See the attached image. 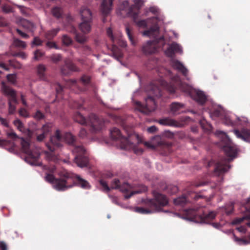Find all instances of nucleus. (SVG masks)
Instances as JSON below:
<instances>
[{
	"instance_id": "47",
	"label": "nucleus",
	"mask_w": 250,
	"mask_h": 250,
	"mask_svg": "<svg viewBox=\"0 0 250 250\" xmlns=\"http://www.w3.org/2000/svg\"><path fill=\"white\" fill-rule=\"evenodd\" d=\"M7 80L11 83L14 84L16 82V75L15 74H8L6 76Z\"/></svg>"
},
{
	"instance_id": "7",
	"label": "nucleus",
	"mask_w": 250,
	"mask_h": 250,
	"mask_svg": "<svg viewBox=\"0 0 250 250\" xmlns=\"http://www.w3.org/2000/svg\"><path fill=\"white\" fill-rule=\"evenodd\" d=\"M21 140L22 150L26 154L25 161L32 166L41 165V163L38 161L41 154L40 148L30 144L23 138H21Z\"/></svg>"
},
{
	"instance_id": "51",
	"label": "nucleus",
	"mask_w": 250,
	"mask_h": 250,
	"mask_svg": "<svg viewBox=\"0 0 250 250\" xmlns=\"http://www.w3.org/2000/svg\"><path fill=\"white\" fill-rule=\"evenodd\" d=\"M12 101H10V100L8 101V105H9V113L10 114H13L16 110V106L15 105L12 104Z\"/></svg>"
},
{
	"instance_id": "46",
	"label": "nucleus",
	"mask_w": 250,
	"mask_h": 250,
	"mask_svg": "<svg viewBox=\"0 0 250 250\" xmlns=\"http://www.w3.org/2000/svg\"><path fill=\"white\" fill-rule=\"evenodd\" d=\"M227 207L229 208L228 209H227L226 208L224 207H222L221 209L224 211L227 215H229L232 212L233 209V206L232 204H230Z\"/></svg>"
},
{
	"instance_id": "9",
	"label": "nucleus",
	"mask_w": 250,
	"mask_h": 250,
	"mask_svg": "<svg viewBox=\"0 0 250 250\" xmlns=\"http://www.w3.org/2000/svg\"><path fill=\"white\" fill-rule=\"evenodd\" d=\"M75 120L80 124L91 126L95 131L101 129L104 124V121L95 114L90 115L88 119H86L82 114L78 113L76 115Z\"/></svg>"
},
{
	"instance_id": "13",
	"label": "nucleus",
	"mask_w": 250,
	"mask_h": 250,
	"mask_svg": "<svg viewBox=\"0 0 250 250\" xmlns=\"http://www.w3.org/2000/svg\"><path fill=\"white\" fill-rule=\"evenodd\" d=\"M248 122V119L244 117H236L233 114L227 113L224 118V123L228 125H244Z\"/></svg>"
},
{
	"instance_id": "24",
	"label": "nucleus",
	"mask_w": 250,
	"mask_h": 250,
	"mask_svg": "<svg viewBox=\"0 0 250 250\" xmlns=\"http://www.w3.org/2000/svg\"><path fill=\"white\" fill-rule=\"evenodd\" d=\"M150 201L154 202V199L149 200L147 201V205L148 206H149L150 208H145L142 207H136L134 208V211L136 212L140 213L141 214H149L153 213L154 208L153 207H151V205L150 204Z\"/></svg>"
},
{
	"instance_id": "11",
	"label": "nucleus",
	"mask_w": 250,
	"mask_h": 250,
	"mask_svg": "<svg viewBox=\"0 0 250 250\" xmlns=\"http://www.w3.org/2000/svg\"><path fill=\"white\" fill-rule=\"evenodd\" d=\"M154 202L150 201L151 207L154 208V212L163 211L166 213H170L173 216L181 217L179 214L169 212L168 210H163L161 207L165 206L168 204V200L165 195L157 192H154Z\"/></svg>"
},
{
	"instance_id": "63",
	"label": "nucleus",
	"mask_w": 250,
	"mask_h": 250,
	"mask_svg": "<svg viewBox=\"0 0 250 250\" xmlns=\"http://www.w3.org/2000/svg\"><path fill=\"white\" fill-rule=\"evenodd\" d=\"M0 122L3 126L9 127V124L5 119L0 117Z\"/></svg>"
},
{
	"instance_id": "64",
	"label": "nucleus",
	"mask_w": 250,
	"mask_h": 250,
	"mask_svg": "<svg viewBox=\"0 0 250 250\" xmlns=\"http://www.w3.org/2000/svg\"><path fill=\"white\" fill-rule=\"evenodd\" d=\"M87 132L85 129L82 128L79 132V136L81 138H84L86 136Z\"/></svg>"
},
{
	"instance_id": "22",
	"label": "nucleus",
	"mask_w": 250,
	"mask_h": 250,
	"mask_svg": "<svg viewBox=\"0 0 250 250\" xmlns=\"http://www.w3.org/2000/svg\"><path fill=\"white\" fill-rule=\"evenodd\" d=\"M0 146L7 149L10 152H14L15 145L12 141L0 139Z\"/></svg>"
},
{
	"instance_id": "14",
	"label": "nucleus",
	"mask_w": 250,
	"mask_h": 250,
	"mask_svg": "<svg viewBox=\"0 0 250 250\" xmlns=\"http://www.w3.org/2000/svg\"><path fill=\"white\" fill-rule=\"evenodd\" d=\"M1 90L3 93L8 98V101H12L14 103L17 104L18 103L17 99L16 91L10 86H7L5 83H1Z\"/></svg>"
},
{
	"instance_id": "40",
	"label": "nucleus",
	"mask_w": 250,
	"mask_h": 250,
	"mask_svg": "<svg viewBox=\"0 0 250 250\" xmlns=\"http://www.w3.org/2000/svg\"><path fill=\"white\" fill-rule=\"evenodd\" d=\"M52 14L55 17L59 18L62 14V9L60 7H55L52 9Z\"/></svg>"
},
{
	"instance_id": "44",
	"label": "nucleus",
	"mask_w": 250,
	"mask_h": 250,
	"mask_svg": "<svg viewBox=\"0 0 250 250\" xmlns=\"http://www.w3.org/2000/svg\"><path fill=\"white\" fill-rule=\"evenodd\" d=\"M44 55V52L37 50L34 52L33 59L35 60L38 61Z\"/></svg>"
},
{
	"instance_id": "27",
	"label": "nucleus",
	"mask_w": 250,
	"mask_h": 250,
	"mask_svg": "<svg viewBox=\"0 0 250 250\" xmlns=\"http://www.w3.org/2000/svg\"><path fill=\"white\" fill-rule=\"evenodd\" d=\"M82 21H92V13L86 7H82L80 10Z\"/></svg>"
},
{
	"instance_id": "16",
	"label": "nucleus",
	"mask_w": 250,
	"mask_h": 250,
	"mask_svg": "<svg viewBox=\"0 0 250 250\" xmlns=\"http://www.w3.org/2000/svg\"><path fill=\"white\" fill-rule=\"evenodd\" d=\"M170 64L174 69L182 73L183 75L187 78L188 80H189V78L188 77V70L181 62L176 60H172Z\"/></svg>"
},
{
	"instance_id": "15",
	"label": "nucleus",
	"mask_w": 250,
	"mask_h": 250,
	"mask_svg": "<svg viewBox=\"0 0 250 250\" xmlns=\"http://www.w3.org/2000/svg\"><path fill=\"white\" fill-rule=\"evenodd\" d=\"M132 187L128 183H124L120 185V181L118 179H114L111 184V188L118 189L122 192H125L129 191Z\"/></svg>"
},
{
	"instance_id": "61",
	"label": "nucleus",
	"mask_w": 250,
	"mask_h": 250,
	"mask_svg": "<svg viewBox=\"0 0 250 250\" xmlns=\"http://www.w3.org/2000/svg\"><path fill=\"white\" fill-rule=\"evenodd\" d=\"M43 117H44V116H43V114L40 111H37L36 112L35 115H34L35 118H36L38 120L42 119L43 118Z\"/></svg>"
},
{
	"instance_id": "17",
	"label": "nucleus",
	"mask_w": 250,
	"mask_h": 250,
	"mask_svg": "<svg viewBox=\"0 0 250 250\" xmlns=\"http://www.w3.org/2000/svg\"><path fill=\"white\" fill-rule=\"evenodd\" d=\"M166 55L169 57H172L175 52L182 53V47L181 45L177 43H172L169 45L168 47L165 51Z\"/></svg>"
},
{
	"instance_id": "60",
	"label": "nucleus",
	"mask_w": 250,
	"mask_h": 250,
	"mask_svg": "<svg viewBox=\"0 0 250 250\" xmlns=\"http://www.w3.org/2000/svg\"><path fill=\"white\" fill-rule=\"evenodd\" d=\"M17 32L18 33V34L23 38L24 39H27L29 38V36L25 33L22 32L21 30L19 29H16Z\"/></svg>"
},
{
	"instance_id": "8",
	"label": "nucleus",
	"mask_w": 250,
	"mask_h": 250,
	"mask_svg": "<svg viewBox=\"0 0 250 250\" xmlns=\"http://www.w3.org/2000/svg\"><path fill=\"white\" fill-rule=\"evenodd\" d=\"M46 181L52 184L53 188L58 191H64L73 187L75 184H69L70 180L67 173L64 175V177L61 179L55 178L52 174H47L44 177Z\"/></svg>"
},
{
	"instance_id": "42",
	"label": "nucleus",
	"mask_w": 250,
	"mask_h": 250,
	"mask_svg": "<svg viewBox=\"0 0 250 250\" xmlns=\"http://www.w3.org/2000/svg\"><path fill=\"white\" fill-rule=\"evenodd\" d=\"M234 240L239 245H246L250 244V241L248 240L240 239L237 237L234 234H233Z\"/></svg>"
},
{
	"instance_id": "6",
	"label": "nucleus",
	"mask_w": 250,
	"mask_h": 250,
	"mask_svg": "<svg viewBox=\"0 0 250 250\" xmlns=\"http://www.w3.org/2000/svg\"><path fill=\"white\" fill-rule=\"evenodd\" d=\"M146 92L149 96L145 99V105H143L140 102L136 101V109L141 112L145 114H149L153 111L156 108V104L154 97H159L161 96L160 89L156 85L150 84L146 88Z\"/></svg>"
},
{
	"instance_id": "21",
	"label": "nucleus",
	"mask_w": 250,
	"mask_h": 250,
	"mask_svg": "<svg viewBox=\"0 0 250 250\" xmlns=\"http://www.w3.org/2000/svg\"><path fill=\"white\" fill-rule=\"evenodd\" d=\"M52 125V124L50 123L43 125L42 127V133L37 136V140L39 142L42 141L46 136L47 133L51 131Z\"/></svg>"
},
{
	"instance_id": "59",
	"label": "nucleus",
	"mask_w": 250,
	"mask_h": 250,
	"mask_svg": "<svg viewBox=\"0 0 250 250\" xmlns=\"http://www.w3.org/2000/svg\"><path fill=\"white\" fill-rule=\"evenodd\" d=\"M12 55L13 56H19L21 58H22V59H26L27 56V54L23 52H20V53H18L14 54Z\"/></svg>"
},
{
	"instance_id": "55",
	"label": "nucleus",
	"mask_w": 250,
	"mask_h": 250,
	"mask_svg": "<svg viewBox=\"0 0 250 250\" xmlns=\"http://www.w3.org/2000/svg\"><path fill=\"white\" fill-rule=\"evenodd\" d=\"M125 30H126V34H127V36L128 37V38H129L130 41L131 42V44L132 45H135V42L133 41V38H132V37L131 35V33H130V31L129 27L126 26L125 27Z\"/></svg>"
},
{
	"instance_id": "1",
	"label": "nucleus",
	"mask_w": 250,
	"mask_h": 250,
	"mask_svg": "<svg viewBox=\"0 0 250 250\" xmlns=\"http://www.w3.org/2000/svg\"><path fill=\"white\" fill-rule=\"evenodd\" d=\"M215 135L221 139L223 144V149L228 157L227 159H223L216 164L214 174L220 175L227 172L230 168L229 163L236 156L237 148L225 132L217 130L215 132Z\"/></svg>"
},
{
	"instance_id": "45",
	"label": "nucleus",
	"mask_w": 250,
	"mask_h": 250,
	"mask_svg": "<svg viewBox=\"0 0 250 250\" xmlns=\"http://www.w3.org/2000/svg\"><path fill=\"white\" fill-rule=\"evenodd\" d=\"M2 10L5 13H9L13 12L12 6L8 4H4L2 7Z\"/></svg>"
},
{
	"instance_id": "20",
	"label": "nucleus",
	"mask_w": 250,
	"mask_h": 250,
	"mask_svg": "<svg viewBox=\"0 0 250 250\" xmlns=\"http://www.w3.org/2000/svg\"><path fill=\"white\" fill-rule=\"evenodd\" d=\"M113 0H103L101 4V12L103 16H107L112 9Z\"/></svg>"
},
{
	"instance_id": "38",
	"label": "nucleus",
	"mask_w": 250,
	"mask_h": 250,
	"mask_svg": "<svg viewBox=\"0 0 250 250\" xmlns=\"http://www.w3.org/2000/svg\"><path fill=\"white\" fill-rule=\"evenodd\" d=\"M188 200L185 196L179 197L174 200V203L176 205L183 206L186 204Z\"/></svg>"
},
{
	"instance_id": "41",
	"label": "nucleus",
	"mask_w": 250,
	"mask_h": 250,
	"mask_svg": "<svg viewBox=\"0 0 250 250\" xmlns=\"http://www.w3.org/2000/svg\"><path fill=\"white\" fill-rule=\"evenodd\" d=\"M13 45L17 47H21L24 48L26 47V44L25 42L20 40L18 39H14L13 41Z\"/></svg>"
},
{
	"instance_id": "62",
	"label": "nucleus",
	"mask_w": 250,
	"mask_h": 250,
	"mask_svg": "<svg viewBox=\"0 0 250 250\" xmlns=\"http://www.w3.org/2000/svg\"><path fill=\"white\" fill-rule=\"evenodd\" d=\"M19 114L21 116L24 117H27L28 116L27 111L24 108H21L19 111Z\"/></svg>"
},
{
	"instance_id": "50",
	"label": "nucleus",
	"mask_w": 250,
	"mask_h": 250,
	"mask_svg": "<svg viewBox=\"0 0 250 250\" xmlns=\"http://www.w3.org/2000/svg\"><path fill=\"white\" fill-rule=\"evenodd\" d=\"M6 135L8 137L13 140H16L19 138L16 133L13 130H11L10 132L6 131Z\"/></svg>"
},
{
	"instance_id": "33",
	"label": "nucleus",
	"mask_w": 250,
	"mask_h": 250,
	"mask_svg": "<svg viewBox=\"0 0 250 250\" xmlns=\"http://www.w3.org/2000/svg\"><path fill=\"white\" fill-rule=\"evenodd\" d=\"M60 30V29L59 28H54L48 30L45 32L44 37L47 40H52L57 35V33Z\"/></svg>"
},
{
	"instance_id": "18",
	"label": "nucleus",
	"mask_w": 250,
	"mask_h": 250,
	"mask_svg": "<svg viewBox=\"0 0 250 250\" xmlns=\"http://www.w3.org/2000/svg\"><path fill=\"white\" fill-rule=\"evenodd\" d=\"M233 131L238 138L245 142H250V130L244 128L241 131L236 129Z\"/></svg>"
},
{
	"instance_id": "5",
	"label": "nucleus",
	"mask_w": 250,
	"mask_h": 250,
	"mask_svg": "<svg viewBox=\"0 0 250 250\" xmlns=\"http://www.w3.org/2000/svg\"><path fill=\"white\" fill-rule=\"evenodd\" d=\"M144 36L153 39L152 41H148L142 46V51L146 55L155 53L158 48H163L166 42L163 35H160L159 27L150 28L142 33Z\"/></svg>"
},
{
	"instance_id": "56",
	"label": "nucleus",
	"mask_w": 250,
	"mask_h": 250,
	"mask_svg": "<svg viewBox=\"0 0 250 250\" xmlns=\"http://www.w3.org/2000/svg\"><path fill=\"white\" fill-rule=\"evenodd\" d=\"M100 183L101 185L104 188V190L108 192L110 190V188L108 186L107 184L104 181L101 180L100 181Z\"/></svg>"
},
{
	"instance_id": "19",
	"label": "nucleus",
	"mask_w": 250,
	"mask_h": 250,
	"mask_svg": "<svg viewBox=\"0 0 250 250\" xmlns=\"http://www.w3.org/2000/svg\"><path fill=\"white\" fill-rule=\"evenodd\" d=\"M78 70V68L72 62H65V64L61 68V72L64 75H68L71 72Z\"/></svg>"
},
{
	"instance_id": "37",
	"label": "nucleus",
	"mask_w": 250,
	"mask_h": 250,
	"mask_svg": "<svg viewBox=\"0 0 250 250\" xmlns=\"http://www.w3.org/2000/svg\"><path fill=\"white\" fill-rule=\"evenodd\" d=\"M46 68L43 64H40L37 67V73L39 77L43 80L45 78Z\"/></svg>"
},
{
	"instance_id": "26",
	"label": "nucleus",
	"mask_w": 250,
	"mask_h": 250,
	"mask_svg": "<svg viewBox=\"0 0 250 250\" xmlns=\"http://www.w3.org/2000/svg\"><path fill=\"white\" fill-rule=\"evenodd\" d=\"M184 106L183 104L178 102L172 103L170 105V111L174 115L179 114Z\"/></svg>"
},
{
	"instance_id": "34",
	"label": "nucleus",
	"mask_w": 250,
	"mask_h": 250,
	"mask_svg": "<svg viewBox=\"0 0 250 250\" xmlns=\"http://www.w3.org/2000/svg\"><path fill=\"white\" fill-rule=\"evenodd\" d=\"M139 187H140L139 189H137L131 191L129 195H125L124 196L125 198L126 199H128L135 194L141 193L144 192H146L147 190V187L143 185H141L140 186H139Z\"/></svg>"
},
{
	"instance_id": "31",
	"label": "nucleus",
	"mask_w": 250,
	"mask_h": 250,
	"mask_svg": "<svg viewBox=\"0 0 250 250\" xmlns=\"http://www.w3.org/2000/svg\"><path fill=\"white\" fill-rule=\"evenodd\" d=\"M71 32H74L75 34V38L78 42L83 44L87 41L88 37L84 35L77 33L74 27H72V29Z\"/></svg>"
},
{
	"instance_id": "10",
	"label": "nucleus",
	"mask_w": 250,
	"mask_h": 250,
	"mask_svg": "<svg viewBox=\"0 0 250 250\" xmlns=\"http://www.w3.org/2000/svg\"><path fill=\"white\" fill-rule=\"evenodd\" d=\"M215 216L216 213L214 211H210L208 213H204L201 215L194 209H189L186 211V215L182 218L191 222L202 223L204 220H212L215 218Z\"/></svg>"
},
{
	"instance_id": "48",
	"label": "nucleus",
	"mask_w": 250,
	"mask_h": 250,
	"mask_svg": "<svg viewBox=\"0 0 250 250\" xmlns=\"http://www.w3.org/2000/svg\"><path fill=\"white\" fill-rule=\"evenodd\" d=\"M167 190L170 194H173L178 191V188L176 186H169L167 187Z\"/></svg>"
},
{
	"instance_id": "58",
	"label": "nucleus",
	"mask_w": 250,
	"mask_h": 250,
	"mask_svg": "<svg viewBox=\"0 0 250 250\" xmlns=\"http://www.w3.org/2000/svg\"><path fill=\"white\" fill-rule=\"evenodd\" d=\"M42 41L38 37H35L32 42V44L35 45H41Z\"/></svg>"
},
{
	"instance_id": "39",
	"label": "nucleus",
	"mask_w": 250,
	"mask_h": 250,
	"mask_svg": "<svg viewBox=\"0 0 250 250\" xmlns=\"http://www.w3.org/2000/svg\"><path fill=\"white\" fill-rule=\"evenodd\" d=\"M13 124L19 131L22 132L25 131L24 125L21 120L16 119L14 121Z\"/></svg>"
},
{
	"instance_id": "29",
	"label": "nucleus",
	"mask_w": 250,
	"mask_h": 250,
	"mask_svg": "<svg viewBox=\"0 0 250 250\" xmlns=\"http://www.w3.org/2000/svg\"><path fill=\"white\" fill-rule=\"evenodd\" d=\"M133 1L134 4L129 8V11L127 12L128 15L130 10L132 13H138L139 9L144 4L143 0H133Z\"/></svg>"
},
{
	"instance_id": "25",
	"label": "nucleus",
	"mask_w": 250,
	"mask_h": 250,
	"mask_svg": "<svg viewBox=\"0 0 250 250\" xmlns=\"http://www.w3.org/2000/svg\"><path fill=\"white\" fill-rule=\"evenodd\" d=\"M80 23L79 28L81 32L84 34L89 33L91 30V22L89 21H82Z\"/></svg>"
},
{
	"instance_id": "53",
	"label": "nucleus",
	"mask_w": 250,
	"mask_h": 250,
	"mask_svg": "<svg viewBox=\"0 0 250 250\" xmlns=\"http://www.w3.org/2000/svg\"><path fill=\"white\" fill-rule=\"evenodd\" d=\"M106 33L107 36L110 38V39L114 42L116 40V38L113 34L112 30L111 27H108L106 30Z\"/></svg>"
},
{
	"instance_id": "36",
	"label": "nucleus",
	"mask_w": 250,
	"mask_h": 250,
	"mask_svg": "<svg viewBox=\"0 0 250 250\" xmlns=\"http://www.w3.org/2000/svg\"><path fill=\"white\" fill-rule=\"evenodd\" d=\"M112 56L117 60L119 61V59L123 57V53L118 47L116 46H113Z\"/></svg>"
},
{
	"instance_id": "32",
	"label": "nucleus",
	"mask_w": 250,
	"mask_h": 250,
	"mask_svg": "<svg viewBox=\"0 0 250 250\" xmlns=\"http://www.w3.org/2000/svg\"><path fill=\"white\" fill-rule=\"evenodd\" d=\"M46 146L50 152L44 151L45 158L49 161H55L57 159L56 156L53 154V152L55 150V148L52 147L50 144H46Z\"/></svg>"
},
{
	"instance_id": "54",
	"label": "nucleus",
	"mask_w": 250,
	"mask_h": 250,
	"mask_svg": "<svg viewBox=\"0 0 250 250\" xmlns=\"http://www.w3.org/2000/svg\"><path fill=\"white\" fill-rule=\"evenodd\" d=\"M90 81L89 77L85 75H83L82 77L80 82L83 84L86 85L89 83Z\"/></svg>"
},
{
	"instance_id": "2",
	"label": "nucleus",
	"mask_w": 250,
	"mask_h": 250,
	"mask_svg": "<svg viewBox=\"0 0 250 250\" xmlns=\"http://www.w3.org/2000/svg\"><path fill=\"white\" fill-rule=\"evenodd\" d=\"M74 141V136L72 134L66 133L62 136L59 130H57L55 135L50 138L51 144L56 147H60L62 142H65L69 145L74 146V147L72 151L75 155V162L80 167H86L88 161L87 157L84 155L85 149L81 146H75Z\"/></svg>"
},
{
	"instance_id": "23",
	"label": "nucleus",
	"mask_w": 250,
	"mask_h": 250,
	"mask_svg": "<svg viewBox=\"0 0 250 250\" xmlns=\"http://www.w3.org/2000/svg\"><path fill=\"white\" fill-rule=\"evenodd\" d=\"M248 203L250 204V197L248 199ZM248 207H246L245 208L247 210L248 213L245 214L243 216L241 217H237L235 218L231 222V224L233 225H238L241 223L244 220L250 219V208L248 209Z\"/></svg>"
},
{
	"instance_id": "12",
	"label": "nucleus",
	"mask_w": 250,
	"mask_h": 250,
	"mask_svg": "<svg viewBox=\"0 0 250 250\" xmlns=\"http://www.w3.org/2000/svg\"><path fill=\"white\" fill-rule=\"evenodd\" d=\"M138 13H132L131 10L129 12V16L133 18L137 25L139 27L145 28L148 23H151L154 25V26H152V27H155L156 26L159 27L158 25L161 24V22H163V21L162 18L160 19L156 17H153L147 20L138 21ZM150 28H151V27Z\"/></svg>"
},
{
	"instance_id": "57",
	"label": "nucleus",
	"mask_w": 250,
	"mask_h": 250,
	"mask_svg": "<svg viewBox=\"0 0 250 250\" xmlns=\"http://www.w3.org/2000/svg\"><path fill=\"white\" fill-rule=\"evenodd\" d=\"M46 45L49 48H54L56 49H58L59 47L56 44L55 42H47L46 43Z\"/></svg>"
},
{
	"instance_id": "49",
	"label": "nucleus",
	"mask_w": 250,
	"mask_h": 250,
	"mask_svg": "<svg viewBox=\"0 0 250 250\" xmlns=\"http://www.w3.org/2000/svg\"><path fill=\"white\" fill-rule=\"evenodd\" d=\"M9 64L16 68H20L21 67V64L15 60H9Z\"/></svg>"
},
{
	"instance_id": "28",
	"label": "nucleus",
	"mask_w": 250,
	"mask_h": 250,
	"mask_svg": "<svg viewBox=\"0 0 250 250\" xmlns=\"http://www.w3.org/2000/svg\"><path fill=\"white\" fill-rule=\"evenodd\" d=\"M160 124L164 125L173 126H180V125L176 121L166 118L159 121Z\"/></svg>"
},
{
	"instance_id": "30",
	"label": "nucleus",
	"mask_w": 250,
	"mask_h": 250,
	"mask_svg": "<svg viewBox=\"0 0 250 250\" xmlns=\"http://www.w3.org/2000/svg\"><path fill=\"white\" fill-rule=\"evenodd\" d=\"M77 179V185L83 189H88L91 188L90 184L85 180L81 178L79 175H76Z\"/></svg>"
},
{
	"instance_id": "43",
	"label": "nucleus",
	"mask_w": 250,
	"mask_h": 250,
	"mask_svg": "<svg viewBox=\"0 0 250 250\" xmlns=\"http://www.w3.org/2000/svg\"><path fill=\"white\" fill-rule=\"evenodd\" d=\"M62 43L65 45H69L72 42V39L67 35H64L62 38Z\"/></svg>"
},
{
	"instance_id": "52",
	"label": "nucleus",
	"mask_w": 250,
	"mask_h": 250,
	"mask_svg": "<svg viewBox=\"0 0 250 250\" xmlns=\"http://www.w3.org/2000/svg\"><path fill=\"white\" fill-rule=\"evenodd\" d=\"M51 60L54 62H57L60 61L62 59V56L60 54H54L50 57Z\"/></svg>"
},
{
	"instance_id": "3",
	"label": "nucleus",
	"mask_w": 250,
	"mask_h": 250,
	"mask_svg": "<svg viewBox=\"0 0 250 250\" xmlns=\"http://www.w3.org/2000/svg\"><path fill=\"white\" fill-rule=\"evenodd\" d=\"M110 136L113 140L117 142V147L120 149L132 150L137 154L142 153L143 150L137 148L136 145L143 143L142 137L138 134L134 133L128 135L127 138L124 137L121 135L120 130L114 127L110 130Z\"/></svg>"
},
{
	"instance_id": "4",
	"label": "nucleus",
	"mask_w": 250,
	"mask_h": 250,
	"mask_svg": "<svg viewBox=\"0 0 250 250\" xmlns=\"http://www.w3.org/2000/svg\"><path fill=\"white\" fill-rule=\"evenodd\" d=\"M162 85L165 86L167 90L171 94L174 93L177 88L176 86H178V88L181 91L189 95L199 104H203L207 100V96L203 91L194 88L191 85L182 83L178 77L172 78L171 82L169 84L163 81Z\"/></svg>"
},
{
	"instance_id": "35",
	"label": "nucleus",
	"mask_w": 250,
	"mask_h": 250,
	"mask_svg": "<svg viewBox=\"0 0 250 250\" xmlns=\"http://www.w3.org/2000/svg\"><path fill=\"white\" fill-rule=\"evenodd\" d=\"M21 25L27 30L33 32L34 29V25L31 21L26 20L25 19H23L21 21Z\"/></svg>"
}]
</instances>
